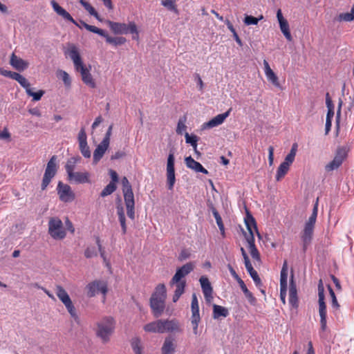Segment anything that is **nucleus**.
Here are the masks:
<instances>
[{
	"label": "nucleus",
	"mask_w": 354,
	"mask_h": 354,
	"mask_svg": "<svg viewBox=\"0 0 354 354\" xmlns=\"http://www.w3.org/2000/svg\"><path fill=\"white\" fill-rule=\"evenodd\" d=\"M80 150L82 156L86 158H91V153L88 146L87 142L79 144Z\"/></svg>",
	"instance_id": "09e8293b"
},
{
	"label": "nucleus",
	"mask_w": 354,
	"mask_h": 354,
	"mask_svg": "<svg viewBox=\"0 0 354 354\" xmlns=\"http://www.w3.org/2000/svg\"><path fill=\"white\" fill-rule=\"evenodd\" d=\"M213 214L216 219L218 228L221 232V234L223 235V236H225V228L221 216L216 209H214Z\"/></svg>",
	"instance_id": "8fccbe9b"
},
{
	"label": "nucleus",
	"mask_w": 354,
	"mask_h": 354,
	"mask_svg": "<svg viewBox=\"0 0 354 354\" xmlns=\"http://www.w3.org/2000/svg\"><path fill=\"white\" fill-rule=\"evenodd\" d=\"M12 78L17 81L21 86L26 89L30 84L26 77L17 73L12 74Z\"/></svg>",
	"instance_id": "a19ab883"
},
{
	"label": "nucleus",
	"mask_w": 354,
	"mask_h": 354,
	"mask_svg": "<svg viewBox=\"0 0 354 354\" xmlns=\"http://www.w3.org/2000/svg\"><path fill=\"white\" fill-rule=\"evenodd\" d=\"M97 255V252L94 246H88L86 248L84 252V256L87 259H90Z\"/></svg>",
	"instance_id": "864d4df0"
},
{
	"label": "nucleus",
	"mask_w": 354,
	"mask_h": 354,
	"mask_svg": "<svg viewBox=\"0 0 354 354\" xmlns=\"http://www.w3.org/2000/svg\"><path fill=\"white\" fill-rule=\"evenodd\" d=\"M245 223L247 227L248 232H245V238L248 245L250 253L254 260L260 261V254L254 245V232H256L258 238L261 239V236L257 230V226L254 218L250 214H248L245 218Z\"/></svg>",
	"instance_id": "f03ea898"
},
{
	"label": "nucleus",
	"mask_w": 354,
	"mask_h": 354,
	"mask_svg": "<svg viewBox=\"0 0 354 354\" xmlns=\"http://www.w3.org/2000/svg\"><path fill=\"white\" fill-rule=\"evenodd\" d=\"M297 151V145L296 143L293 144L289 153L286 156L284 161L280 164L279 166L277 174H276V180L279 181L283 178L285 175L288 173L290 165L294 162L296 153Z\"/></svg>",
	"instance_id": "0eeeda50"
},
{
	"label": "nucleus",
	"mask_w": 354,
	"mask_h": 354,
	"mask_svg": "<svg viewBox=\"0 0 354 354\" xmlns=\"http://www.w3.org/2000/svg\"><path fill=\"white\" fill-rule=\"evenodd\" d=\"M187 118L185 116L181 117L179 118L177 124V127L176 131L178 134L182 135L183 133H185L187 130L186 125Z\"/></svg>",
	"instance_id": "ea45409f"
},
{
	"label": "nucleus",
	"mask_w": 354,
	"mask_h": 354,
	"mask_svg": "<svg viewBox=\"0 0 354 354\" xmlns=\"http://www.w3.org/2000/svg\"><path fill=\"white\" fill-rule=\"evenodd\" d=\"M68 180L75 184H91V174L88 171H76Z\"/></svg>",
	"instance_id": "2eb2a0df"
},
{
	"label": "nucleus",
	"mask_w": 354,
	"mask_h": 354,
	"mask_svg": "<svg viewBox=\"0 0 354 354\" xmlns=\"http://www.w3.org/2000/svg\"><path fill=\"white\" fill-rule=\"evenodd\" d=\"M51 5L53 6V10L57 15L62 17L64 19L72 22L79 28H81L79 24L73 19L71 15L65 9L61 7L56 1H52Z\"/></svg>",
	"instance_id": "4be33fe9"
},
{
	"label": "nucleus",
	"mask_w": 354,
	"mask_h": 354,
	"mask_svg": "<svg viewBox=\"0 0 354 354\" xmlns=\"http://www.w3.org/2000/svg\"><path fill=\"white\" fill-rule=\"evenodd\" d=\"M104 37L106 39L107 43L115 46L122 45L126 42V39L122 37H110L108 34L105 33Z\"/></svg>",
	"instance_id": "4c0bfd02"
},
{
	"label": "nucleus",
	"mask_w": 354,
	"mask_h": 354,
	"mask_svg": "<svg viewBox=\"0 0 354 354\" xmlns=\"http://www.w3.org/2000/svg\"><path fill=\"white\" fill-rule=\"evenodd\" d=\"M170 286H176L174 295L173 296V301L176 302L185 291V281H178L172 283L171 279L170 281Z\"/></svg>",
	"instance_id": "7c9ffc66"
},
{
	"label": "nucleus",
	"mask_w": 354,
	"mask_h": 354,
	"mask_svg": "<svg viewBox=\"0 0 354 354\" xmlns=\"http://www.w3.org/2000/svg\"><path fill=\"white\" fill-rule=\"evenodd\" d=\"M26 92L29 96L32 97V100L34 101L39 100L44 94V91L42 90H39L37 92H33L30 88V85L26 89Z\"/></svg>",
	"instance_id": "a18cd8bd"
},
{
	"label": "nucleus",
	"mask_w": 354,
	"mask_h": 354,
	"mask_svg": "<svg viewBox=\"0 0 354 354\" xmlns=\"http://www.w3.org/2000/svg\"><path fill=\"white\" fill-rule=\"evenodd\" d=\"M117 214L118 219L122 227V234H125L127 231V226L126 223V218L124 214V207L121 205H118L116 207Z\"/></svg>",
	"instance_id": "2f4dec72"
},
{
	"label": "nucleus",
	"mask_w": 354,
	"mask_h": 354,
	"mask_svg": "<svg viewBox=\"0 0 354 354\" xmlns=\"http://www.w3.org/2000/svg\"><path fill=\"white\" fill-rule=\"evenodd\" d=\"M64 53L73 61L76 71L81 75L82 82L91 88H96V82L91 73V66L87 68L84 64L77 46L74 44L68 43Z\"/></svg>",
	"instance_id": "f257e3e1"
},
{
	"label": "nucleus",
	"mask_w": 354,
	"mask_h": 354,
	"mask_svg": "<svg viewBox=\"0 0 354 354\" xmlns=\"http://www.w3.org/2000/svg\"><path fill=\"white\" fill-rule=\"evenodd\" d=\"M326 106L328 108V113L326 115V120L331 121V120L334 115V106H333L332 100L330 97L328 93H326Z\"/></svg>",
	"instance_id": "e433bc0d"
},
{
	"label": "nucleus",
	"mask_w": 354,
	"mask_h": 354,
	"mask_svg": "<svg viewBox=\"0 0 354 354\" xmlns=\"http://www.w3.org/2000/svg\"><path fill=\"white\" fill-rule=\"evenodd\" d=\"M57 190L59 200L64 203H71L75 198V193L68 184L59 181L57 184Z\"/></svg>",
	"instance_id": "9b49d317"
},
{
	"label": "nucleus",
	"mask_w": 354,
	"mask_h": 354,
	"mask_svg": "<svg viewBox=\"0 0 354 354\" xmlns=\"http://www.w3.org/2000/svg\"><path fill=\"white\" fill-rule=\"evenodd\" d=\"M131 346L136 354H142V346L140 338L135 337L131 341Z\"/></svg>",
	"instance_id": "58836bf2"
},
{
	"label": "nucleus",
	"mask_w": 354,
	"mask_h": 354,
	"mask_svg": "<svg viewBox=\"0 0 354 354\" xmlns=\"http://www.w3.org/2000/svg\"><path fill=\"white\" fill-rule=\"evenodd\" d=\"M78 142L83 143L87 142V137L84 128H82L78 133Z\"/></svg>",
	"instance_id": "13d9d810"
},
{
	"label": "nucleus",
	"mask_w": 354,
	"mask_h": 354,
	"mask_svg": "<svg viewBox=\"0 0 354 354\" xmlns=\"http://www.w3.org/2000/svg\"><path fill=\"white\" fill-rule=\"evenodd\" d=\"M81 158L80 156H74L69 158L66 165H65V169L67 174L68 178L72 176L74 173L76 171L75 167L76 165L80 162Z\"/></svg>",
	"instance_id": "cd10ccee"
},
{
	"label": "nucleus",
	"mask_w": 354,
	"mask_h": 354,
	"mask_svg": "<svg viewBox=\"0 0 354 354\" xmlns=\"http://www.w3.org/2000/svg\"><path fill=\"white\" fill-rule=\"evenodd\" d=\"M321 329L322 331L326 329V311H319Z\"/></svg>",
	"instance_id": "5fc2aeb1"
},
{
	"label": "nucleus",
	"mask_w": 354,
	"mask_h": 354,
	"mask_svg": "<svg viewBox=\"0 0 354 354\" xmlns=\"http://www.w3.org/2000/svg\"><path fill=\"white\" fill-rule=\"evenodd\" d=\"M324 288L323 286V283L322 280H319L318 284V297H319V310H325L326 309V304L324 302Z\"/></svg>",
	"instance_id": "c9c22d12"
},
{
	"label": "nucleus",
	"mask_w": 354,
	"mask_h": 354,
	"mask_svg": "<svg viewBox=\"0 0 354 354\" xmlns=\"http://www.w3.org/2000/svg\"><path fill=\"white\" fill-rule=\"evenodd\" d=\"M112 129H113V125H110L109 129H108V130H107V131H106V134H105L104 138L102 140L103 142L109 144V142H110V138H111V136Z\"/></svg>",
	"instance_id": "e2e57ef3"
},
{
	"label": "nucleus",
	"mask_w": 354,
	"mask_h": 354,
	"mask_svg": "<svg viewBox=\"0 0 354 354\" xmlns=\"http://www.w3.org/2000/svg\"><path fill=\"white\" fill-rule=\"evenodd\" d=\"M185 142L190 144L193 148L197 147L198 138L196 135H189L188 133H185Z\"/></svg>",
	"instance_id": "de8ad7c7"
},
{
	"label": "nucleus",
	"mask_w": 354,
	"mask_h": 354,
	"mask_svg": "<svg viewBox=\"0 0 354 354\" xmlns=\"http://www.w3.org/2000/svg\"><path fill=\"white\" fill-rule=\"evenodd\" d=\"M318 202L319 198H317L314 205L312 214L304 223V227L301 232V239L302 241L304 251L306 250L313 240L318 212Z\"/></svg>",
	"instance_id": "7ed1b4c3"
},
{
	"label": "nucleus",
	"mask_w": 354,
	"mask_h": 354,
	"mask_svg": "<svg viewBox=\"0 0 354 354\" xmlns=\"http://www.w3.org/2000/svg\"><path fill=\"white\" fill-rule=\"evenodd\" d=\"M167 297V291L165 284L160 283L156 286L150 298V306L152 310H160L164 308L165 301Z\"/></svg>",
	"instance_id": "423d86ee"
},
{
	"label": "nucleus",
	"mask_w": 354,
	"mask_h": 354,
	"mask_svg": "<svg viewBox=\"0 0 354 354\" xmlns=\"http://www.w3.org/2000/svg\"><path fill=\"white\" fill-rule=\"evenodd\" d=\"M265 74L267 79L272 82V84L276 87H279L280 84L277 76L270 68L268 62L266 60L263 61Z\"/></svg>",
	"instance_id": "a878e982"
},
{
	"label": "nucleus",
	"mask_w": 354,
	"mask_h": 354,
	"mask_svg": "<svg viewBox=\"0 0 354 354\" xmlns=\"http://www.w3.org/2000/svg\"><path fill=\"white\" fill-rule=\"evenodd\" d=\"M329 292H330V295L331 300H332V307L334 308H338L339 305L337 304V301L335 292H333V290H332V288L330 287H329Z\"/></svg>",
	"instance_id": "052dcab7"
},
{
	"label": "nucleus",
	"mask_w": 354,
	"mask_h": 354,
	"mask_svg": "<svg viewBox=\"0 0 354 354\" xmlns=\"http://www.w3.org/2000/svg\"><path fill=\"white\" fill-rule=\"evenodd\" d=\"M185 162L188 168L195 171L196 172H201L205 174H208L207 170L205 169L201 163L194 160L191 156L186 157L185 158Z\"/></svg>",
	"instance_id": "393cba45"
},
{
	"label": "nucleus",
	"mask_w": 354,
	"mask_h": 354,
	"mask_svg": "<svg viewBox=\"0 0 354 354\" xmlns=\"http://www.w3.org/2000/svg\"><path fill=\"white\" fill-rule=\"evenodd\" d=\"M83 27H84L88 31L96 33L102 37H104V34L106 33L103 30L94 26L88 25L86 23H83Z\"/></svg>",
	"instance_id": "3c124183"
},
{
	"label": "nucleus",
	"mask_w": 354,
	"mask_h": 354,
	"mask_svg": "<svg viewBox=\"0 0 354 354\" xmlns=\"http://www.w3.org/2000/svg\"><path fill=\"white\" fill-rule=\"evenodd\" d=\"M55 293L67 310H73L74 306L66 290L60 285L55 286Z\"/></svg>",
	"instance_id": "ddd939ff"
},
{
	"label": "nucleus",
	"mask_w": 354,
	"mask_h": 354,
	"mask_svg": "<svg viewBox=\"0 0 354 354\" xmlns=\"http://www.w3.org/2000/svg\"><path fill=\"white\" fill-rule=\"evenodd\" d=\"M228 315V311H213L214 319H218Z\"/></svg>",
	"instance_id": "bf43d9fd"
},
{
	"label": "nucleus",
	"mask_w": 354,
	"mask_h": 354,
	"mask_svg": "<svg viewBox=\"0 0 354 354\" xmlns=\"http://www.w3.org/2000/svg\"><path fill=\"white\" fill-rule=\"evenodd\" d=\"M345 156L344 151L343 150H339L334 159L326 165V171H331L337 169L342 165Z\"/></svg>",
	"instance_id": "aec40b11"
},
{
	"label": "nucleus",
	"mask_w": 354,
	"mask_h": 354,
	"mask_svg": "<svg viewBox=\"0 0 354 354\" xmlns=\"http://www.w3.org/2000/svg\"><path fill=\"white\" fill-rule=\"evenodd\" d=\"M106 23L115 34H127L129 32V24L114 22L110 20H106Z\"/></svg>",
	"instance_id": "412c9836"
},
{
	"label": "nucleus",
	"mask_w": 354,
	"mask_h": 354,
	"mask_svg": "<svg viewBox=\"0 0 354 354\" xmlns=\"http://www.w3.org/2000/svg\"><path fill=\"white\" fill-rule=\"evenodd\" d=\"M174 155L170 153L167 161V181L168 189L172 190L176 182L175 169H174Z\"/></svg>",
	"instance_id": "f8f14e48"
},
{
	"label": "nucleus",
	"mask_w": 354,
	"mask_h": 354,
	"mask_svg": "<svg viewBox=\"0 0 354 354\" xmlns=\"http://www.w3.org/2000/svg\"><path fill=\"white\" fill-rule=\"evenodd\" d=\"M85 290L89 297H94L100 292L105 297L108 292L107 283L103 281H93L86 286Z\"/></svg>",
	"instance_id": "9d476101"
},
{
	"label": "nucleus",
	"mask_w": 354,
	"mask_h": 354,
	"mask_svg": "<svg viewBox=\"0 0 354 354\" xmlns=\"http://www.w3.org/2000/svg\"><path fill=\"white\" fill-rule=\"evenodd\" d=\"M57 157L53 156L48 162L44 172L41 183V189L44 190L46 189L52 178L55 176L57 173Z\"/></svg>",
	"instance_id": "1a4fd4ad"
},
{
	"label": "nucleus",
	"mask_w": 354,
	"mask_h": 354,
	"mask_svg": "<svg viewBox=\"0 0 354 354\" xmlns=\"http://www.w3.org/2000/svg\"><path fill=\"white\" fill-rule=\"evenodd\" d=\"M268 161L269 165L272 166L274 162V147L272 146H270L268 148Z\"/></svg>",
	"instance_id": "680f3d73"
},
{
	"label": "nucleus",
	"mask_w": 354,
	"mask_h": 354,
	"mask_svg": "<svg viewBox=\"0 0 354 354\" xmlns=\"http://www.w3.org/2000/svg\"><path fill=\"white\" fill-rule=\"evenodd\" d=\"M79 2L91 15L95 17L100 21H102V19L99 16L95 8L88 2L85 0H79Z\"/></svg>",
	"instance_id": "f704fd0d"
},
{
	"label": "nucleus",
	"mask_w": 354,
	"mask_h": 354,
	"mask_svg": "<svg viewBox=\"0 0 354 354\" xmlns=\"http://www.w3.org/2000/svg\"><path fill=\"white\" fill-rule=\"evenodd\" d=\"M57 76L59 78H61L64 82V85L66 87H70L71 84V80L69 75L64 71L59 70L57 72Z\"/></svg>",
	"instance_id": "79ce46f5"
},
{
	"label": "nucleus",
	"mask_w": 354,
	"mask_h": 354,
	"mask_svg": "<svg viewBox=\"0 0 354 354\" xmlns=\"http://www.w3.org/2000/svg\"><path fill=\"white\" fill-rule=\"evenodd\" d=\"M129 32L133 34V39L138 40L139 32L138 30L137 26L134 21H130L129 23Z\"/></svg>",
	"instance_id": "603ef678"
},
{
	"label": "nucleus",
	"mask_w": 354,
	"mask_h": 354,
	"mask_svg": "<svg viewBox=\"0 0 354 354\" xmlns=\"http://www.w3.org/2000/svg\"><path fill=\"white\" fill-rule=\"evenodd\" d=\"M10 138V133L7 129H4L0 133V140H8Z\"/></svg>",
	"instance_id": "0e129e2a"
},
{
	"label": "nucleus",
	"mask_w": 354,
	"mask_h": 354,
	"mask_svg": "<svg viewBox=\"0 0 354 354\" xmlns=\"http://www.w3.org/2000/svg\"><path fill=\"white\" fill-rule=\"evenodd\" d=\"M198 304L196 295L193 294L192 300V310H198Z\"/></svg>",
	"instance_id": "69168bd1"
},
{
	"label": "nucleus",
	"mask_w": 354,
	"mask_h": 354,
	"mask_svg": "<svg viewBox=\"0 0 354 354\" xmlns=\"http://www.w3.org/2000/svg\"><path fill=\"white\" fill-rule=\"evenodd\" d=\"M263 19V16L261 15L259 17H254L251 15H245L244 18V24L247 26L257 25L258 22Z\"/></svg>",
	"instance_id": "c03bdc74"
},
{
	"label": "nucleus",
	"mask_w": 354,
	"mask_h": 354,
	"mask_svg": "<svg viewBox=\"0 0 354 354\" xmlns=\"http://www.w3.org/2000/svg\"><path fill=\"white\" fill-rule=\"evenodd\" d=\"M339 18L345 21H352L354 20V13L351 10V12L341 14Z\"/></svg>",
	"instance_id": "4d7b16f0"
},
{
	"label": "nucleus",
	"mask_w": 354,
	"mask_h": 354,
	"mask_svg": "<svg viewBox=\"0 0 354 354\" xmlns=\"http://www.w3.org/2000/svg\"><path fill=\"white\" fill-rule=\"evenodd\" d=\"M160 324L162 325L161 320L151 322L148 324H146L144 327V329L145 331L150 332V333H157V332L162 333V328L160 326Z\"/></svg>",
	"instance_id": "473e14b6"
},
{
	"label": "nucleus",
	"mask_w": 354,
	"mask_h": 354,
	"mask_svg": "<svg viewBox=\"0 0 354 354\" xmlns=\"http://www.w3.org/2000/svg\"><path fill=\"white\" fill-rule=\"evenodd\" d=\"M116 189V185L114 183H109L102 191L100 196L105 197L111 194Z\"/></svg>",
	"instance_id": "49530a36"
},
{
	"label": "nucleus",
	"mask_w": 354,
	"mask_h": 354,
	"mask_svg": "<svg viewBox=\"0 0 354 354\" xmlns=\"http://www.w3.org/2000/svg\"><path fill=\"white\" fill-rule=\"evenodd\" d=\"M194 267L195 266L194 263L189 262L178 268L171 279L172 283L185 281V280H183V279L189 274L194 270Z\"/></svg>",
	"instance_id": "4468645a"
},
{
	"label": "nucleus",
	"mask_w": 354,
	"mask_h": 354,
	"mask_svg": "<svg viewBox=\"0 0 354 354\" xmlns=\"http://www.w3.org/2000/svg\"><path fill=\"white\" fill-rule=\"evenodd\" d=\"M109 144L102 141L93 152V163H97L108 149Z\"/></svg>",
	"instance_id": "bb28decb"
},
{
	"label": "nucleus",
	"mask_w": 354,
	"mask_h": 354,
	"mask_svg": "<svg viewBox=\"0 0 354 354\" xmlns=\"http://www.w3.org/2000/svg\"><path fill=\"white\" fill-rule=\"evenodd\" d=\"M277 18L279 24L280 30L288 41H292V37L290 32L288 21L283 17L281 10L279 9L277 12Z\"/></svg>",
	"instance_id": "a211bd4d"
},
{
	"label": "nucleus",
	"mask_w": 354,
	"mask_h": 354,
	"mask_svg": "<svg viewBox=\"0 0 354 354\" xmlns=\"http://www.w3.org/2000/svg\"><path fill=\"white\" fill-rule=\"evenodd\" d=\"M109 174L112 180L111 183H114L115 184L118 181V174L115 171L110 169Z\"/></svg>",
	"instance_id": "338daca9"
},
{
	"label": "nucleus",
	"mask_w": 354,
	"mask_h": 354,
	"mask_svg": "<svg viewBox=\"0 0 354 354\" xmlns=\"http://www.w3.org/2000/svg\"><path fill=\"white\" fill-rule=\"evenodd\" d=\"M122 184L127 214L131 220H133L135 218V200L131 185L126 177L122 179Z\"/></svg>",
	"instance_id": "39448f33"
},
{
	"label": "nucleus",
	"mask_w": 354,
	"mask_h": 354,
	"mask_svg": "<svg viewBox=\"0 0 354 354\" xmlns=\"http://www.w3.org/2000/svg\"><path fill=\"white\" fill-rule=\"evenodd\" d=\"M250 277L252 278V279L254 280V281L255 282V283L257 286L261 284V279L259 278L257 271L253 272V273L250 275Z\"/></svg>",
	"instance_id": "774afa93"
},
{
	"label": "nucleus",
	"mask_w": 354,
	"mask_h": 354,
	"mask_svg": "<svg viewBox=\"0 0 354 354\" xmlns=\"http://www.w3.org/2000/svg\"><path fill=\"white\" fill-rule=\"evenodd\" d=\"M192 324L193 326V332L195 335H197L198 331V324L200 322L201 317L199 315V311H192Z\"/></svg>",
	"instance_id": "37998d69"
},
{
	"label": "nucleus",
	"mask_w": 354,
	"mask_h": 354,
	"mask_svg": "<svg viewBox=\"0 0 354 354\" xmlns=\"http://www.w3.org/2000/svg\"><path fill=\"white\" fill-rule=\"evenodd\" d=\"M161 5L168 10L173 12L176 15H179V10L176 3V0H160Z\"/></svg>",
	"instance_id": "72a5a7b5"
},
{
	"label": "nucleus",
	"mask_w": 354,
	"mask_h": 354,
	"mask_svg": "<svg viewBox=\"0 0 354 354\" xmlns=\"http://www.w3.org/2000/svg\"><path fill=\"white\" fill-rule=\"evenodd\" d=\"M115 330V322L112 317H105L97 323L96 335L103 344L108 343Z\"/></svg>",
	"instance_id": "20e7f679"
},
{
	"label": "nucleus",
	"mask_w": 354,
	"mask_h": 354,
	"mask_svg": "<svg viewBox=\"0 0 354 354\" xmlns=\"http://www.w3.org/2000/svg\"><path fill=\"white\" fill-rule=\"evenodd\" d=\"M289 304L292 308H297L299 307V300L297 297L296 284L293 281V275H292L290 284Z\"/></svg>",
	"instance_id": "5701e85b"
},
{
	"label": "nucleus",
	"mask_w": 354,
	"mask_h": 354,
	"mask_svg": "<svg viewBox=\"0 0 354 354\" xmlns=\"http://www.w3.org/2000/svg\"><path fill=\"white\" fill-rule=\"evenodd\" d=\"M232 109H229L226 112L218 114L216 116L212 118L208 122H205L203 125V129H212L218 125H221L224 122L225 119L229 116Z\"/></svg>",
	"instance_id": "f3484780"
},
{
	"label": "nucleus",
	"mask_w": 354,
	"mask_h": 354,
	"mask_svg": "<svg viewBox=\"0 0 354 354\" xmlns=\"http://www.w3.org/2000/svg\"><path fill=\"white\" fill-rule=\"evenodd\" d=\"M236 281L239 283L241 290L245 293V296L247 297H248V298H251L252 297V295L250 292V291L248 290V288H247L245 284L244 283L243 281L241 278H239Z\"/></svg>",
	"instance_id": "6e6d98bb"
},
{
	"label": "nucleus",
	"mask_w": 354,
	"mask_h": 354,
	"mask_svg": "<svg viewBox=\"0 0 354 354\" xmlns=\"http://www.w3.org/2000/svg\"><path fill=\"white\" fill-rule=\"evenodd\" d=\"M10 64L11 66L18 71H24L28 67L29 63L17 57L15 53H12L10 57Z\"/></svg>",
	"instance_id": "b1692460"
},
{
	"label": "nucleus",
	"mask_w": 354,
	"mask_h": 354,
	"mask_svg": "<svg viewBox=\"0 0 354 354\" xmlns=\"http://www.w3.org/2000/svg\"><path fill=\"white\" fill-rule=\"evenodd\" d=\"M287 279H288V263L287 261H285L283 267L281 271V277H280V297L283 303H285V297L286 295L287 290Z\"/></svg>",
	"instance_id": "dca6fc26"
},
{
	"label": "nucleus",
	"mask_w": 354,
	"mask_h": 354,
	"mask_svg": "<svg viewBox=\"0 0 354 354\" xmlns=\"http://www.w3.org/2000/svg\"><path fill=\"white\" fill-rule=\"evenodd\" d=\"M48 233L54 239H63L66 236V230L63 227L62 221L59 218L53 217L50 218Z\"/></svg>",
	"instance_id": "6e6552de"
},
{
	"label": "nucleus",
	"mask_w": 354,
	"mask_h": 354,
	"mask_svg": "<svg viewBox=\"0 0 354 354\" xmlns=\"http://www.w3.org/2000/svg\"><path fill=\"white\" fill-rule=\"evenodd\" d=\"M176 345L174 343V339L167 337L165 339L162 346V354H174L176 350Z\"/></svg>",
	"instance_id": "c756f323"
},
{
	"label": "nucleus",
	"mask_w": 354,
	"mask_h": 354,
	"mask_svg": "<svg viewBox=\"0 0 354 354\" xmlns=\"http://www.w3.org/2000/svg\"><path fill=\"white\" fill-rule=\"evenodd\" d=\"M162 333L178 332L180 330V324L176 320L162 321Z\"/></svg>",
	"instance_id": "c85d7f7f"
},
{
	"label": "nucleus",
	"mask_w": 354,
	"mask_h": 354,
	"mask_svg": "<svg viewBox=\"0 0 354 354\" xmlns=\"http://www.w3.org/2000/svg\"><path fill=\"white\" fill-rule=\"evenodd\" d=\"M200 283L207 303L210 304L213 299V289L209 279L205 277L200 278Z\"/></svg>",
	"instance_id": "6ab92c4d"
}]
</instances>
